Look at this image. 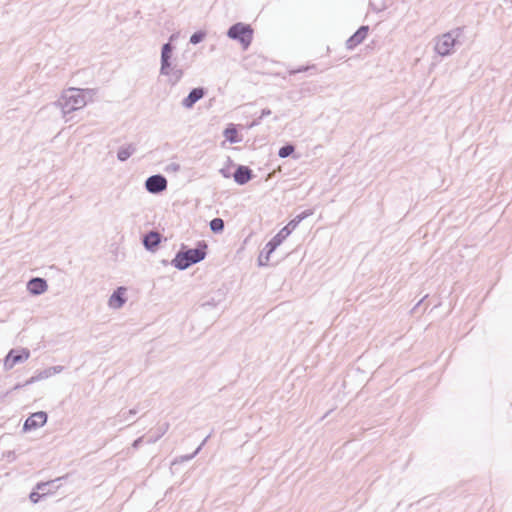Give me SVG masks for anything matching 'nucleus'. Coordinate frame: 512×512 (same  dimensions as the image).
I'll use <instances>...</instances> for the list:
<instances>
[{
	"label": "nucleus",
	"mask_w": 512,
	"mask_h": 512,
	"mask_svg": "<svg viewBox=\"0 0 512 512\" xmlns=\"http://www.w3.org/2000/svg\"><path fill=\"white\" fill-rule=\"evenodd\" d=\"M207 251L208 244L205 240L198 241L194 248H189L187 245L181 244L171 264L180 271L186 270L192 265L204 260L207 256Z\"/></svg>",
	"instance_id": "f257e3e1"
},
{
	"label": "nucleus",
	"mask_w": 512,
	"mask_h": 512,
	"mask_svg": "<svg viewBox=\"0 0 512 512\" xmlns=\"http://www.w3.org/2000/svg\"><path fill=\"white\" fill-rule=\"evenodd\" d=\"M86 94H89V90L69 88L64 91L61 97L54 103L61 109L66 122L71 119L67 117L68 115L86 106Z\"/></svg>",
	"instance_id": "f03ea898"
},
{
	"label": "nucleus",
	"mask_w": 512,
	"mask_h": 512,
	"mask_svg": "<svg viewBox=\"0 0 512 512\" xmlns=\"http://www.w3.org/2000/svg\"><path fill=\"white\" fill-rule=\"evenodd\" d=\"M465 27H457L441 36L435 45L436 52L441 56H448L454 52L457 45L463 43Z\"/></svg>",
	"instance_id": "7ed1b4c3"
},
{
	"label": "nucleus",
	"mask_w": 512,
	"mask_h": 512,
	"mask_svg": "<svg viewBox=\"0 0 512 512\" xmlns=\"http://www.w3.org/2000/svg\"><path fill=\"white\" fill-rule=\"evenodd\" d=\"M254 30L250 24L237 22L227 30V37L240 43L243 50H247L253 41Z\"/></svg>",
	"instance_id": "20e7f679"
},
{
	"label": "nucleus",
	"mask_w": 512,
	"mask_h": 512,
	"mask_svg": "<svg viewBox=\"0 0 512 512\" xmlns=\"http://www.w3.org/2000/svg\"><path fill=\"white\" fill-rule=\"evenodd\" d=\"M175 50V46L170 42H166L161 47V56H160V74L167 76L174 69H176V63L173 64V52Z\"/></svg>",
	"instance_id": "39448f33"
},
{
	"label": "nucleus",
	"mask_w": 512,
	"mask_h": 512,
	"mask_svg": "<svg viewBox=\"0 0 512 512\" xmlns=\"http://www.w3.org/2000/svg\"><path fill=\"white\" fill-rule=\"evenodd\" d=\"M30 357L28 348L11 349L4 358V369L11 370L16 364L23 363Z\"/></svg>",
	"instance_id": "423d86ee"
},
{
	"label": "nucleus",
	"mask_w": 512,
	"mask_h": 512,
	"mask_svg": "<svg viewBox=\"0 0 512 512\" xmlns=\"http://www.w3.org/2000/svg\"><path fill=\"white\" fill-rule=\"evenodd\" d=\"M168 182L164 175L155 174L149 176L144 183V187L150 194H160L167 189Z\"/></svg>",
	"instance_id": "0eeeda50"
},
{
	"label": "nucleus",
	"mask_w": 512,
	"mask_h": 512,
	"mask_svg": "<svg viewBox=\"0 0 512 512\" xmlns=\"http://www.w3.org/2000/svg\"><path fill=\"white\" fill-rule=\"evenodd\" d=\"M48 414L45 411H38L31 414L23 423V432L36 430L44 426L47 422Z\"/></svg>",
	"instance_id": "6e6552de"
},
{
	"label": "nucleus",
	"mask_w": 512,
	"mask_h": 512,
	"mask_svg": "<svg viewBox=\"0 0 512 512\" xmlns=\"http://www.w3.org/2000/svg\"><path fill=\"white\" fill-rule=\"evenodd\" d=\"M64 370V366L56 365L48 367L41 371H36L35 374L24 382V385H31L35 382L47 379L55 374H59Z\"/></svg>",
	"instance_id": "1a4fd4ad"
},
{
	"label": "nucleus",
	"mask_w": 512,
	"mask_h": 512,
	"mask_svg": "<svg viewBox=\"0 0 512 512\" xmlns=\"http://www.w3.org/2000/svg\"><path fill=\"white\" fill-rule=\"evenodd\" d=\"M369 32L368 25L360 26L346 41V48L348 50H353L358 45H360L365 38L367 37Z\"/></svg>",
	"instance_id": "9d476101"
},
{
	"label": "nucleus",
	"mask_w": 512,
	"mask_h": 512,
	"mask_svg": "<svg viewBox=\"0 0 512 512\" xmlns=\"http://www.w3.org/2000/svg\"><path fill=\"white\" fill-rule=\"evenodd\" d=\"M162 235L156 230H150L143 235L142 244L147 251L154 252L161 243Z\"/></svg>",
	"instance_id": "9b49d317"
},
{
	"label": "nucleus",
	"mask_w": 512,
	"mask_h": 512,
	"mask_svg": "<svg viewBox=\"0 0 512 512\" xmlns=\"http://www.w3.org/2000/svg\"><path fill=\"white\" fill-rule=\"evenodd\" d=\"M254 178L251 168L245 165H237L233 173V179L238 185H245Z\"/></svg>",
	"instance_id": "f8f14e48"
},
{
	"label": "nucleus",
	"mask_w": 512,
	"mask_h": 512,
	"mask_svg": "<svg viewBox=\"0 0 512 512\" xmlns=\"http://www.w3.org/2000/svg\"><path fill=\"white\" fill-rule=\"evenodd\" d=\"M126 288L124 286L117 287L108 299V306L113 309H120L127 301Z\"/></svg>",
	"instance_id": "ddd939ff"
},
{
	"label": "nucleus",
	"mask_w": 512,
	"mask_h": 512,
	"mask_svg": "<svg viewBox=\"0 0 512 512\" xmlns=\"http://www.w3.org/2000/svg\"><path fill=\"white\" fill-rule=\"evenodd\" d=\"M206 92L204 87L191 89L188 95L182 100V106L186 109L193 108V106L205 96Z\"/></svg>",
	"instance_id": "4468645a"
},
{
	"label": "nucleus",
	"mask_w": 512,
	"mask_h": 512,
	"mask_svg": "<svg viewBox=\"0 0 512 512\" xmlns=\"http://www.w3.org/2000/svg\"><path fill=\"white\" fill-rule=\"evenodd\" d=\"M48 289L47 281L41 277H33L27 282V290L30 294L38 296Z\"/></svg>",
	"instance_id": "2eb2a0df"
},
{
	"label": "nucleus",
	"mask_w": 512,
	"mask_h": 512,
	"mask_svg": "<svg viewBox=\"0 0 512 512\" xmlns=\"http://www.w3.org/2000/svg\"><path fill=\"white\" fill-rule=\"evenodd\" d=\"M188 68H189L188 64L176 63V69H174L170 74L167 75L168 84L172 87L177 85L180 82V80L183 78L185 70Z\"/></svg>",
	"instance_id": "dca6fc26"
},
{
	"label": "nucleus",
	"mask_w": 512,
	"mask_h": 512,
	"mask_svg": "<svg viewBox=\"0 0 512 512\" xmlns=\"http://www.w3.org/2000/svg\"><path fill=\"white\" fill-rule=\"evenodd\" d=\"M65 477H58L54 480H50L47 482H39L36 485V489L45 493V497L54 493L56 489L59 488L60 485H56V483L61 482Z\"/></svg>",
	"instance_id": "f3484780"
},
{
	"label": "nucleus",
	"mask_w": 512,
	"mask_h": 512,
	"mask_svg": "<svg viewBox=\"0 0 512 512\" xmlns=\"http://www.w3.org/2000/svg\"><path fill=\"white\" fill-rule=\"evenodd\" d=\"M277 248L278 247L275 246L271 241H268L263 250L260 252V255L258 257V265L261 267L268 266L270 256Z\"/></svg>",
	"instance_id": "a211bd4d"
},
{
	"label": "nucleus",
	"mask_w": 512,
	"mask_h": 512,
	"mask_svg": "<svg viewBox=\"0 0 512 512\" xmlns=\"http://www.w3.org/2000/svg\"><path fill=\"white\" fill-rule=\"evenodd\" d=\"M291 223H287L274 237H272L269 241H271L275 246L279 247L283 241L295 230Z\"/></svg>",
	"instance_id": "6ab92c4d"
},
{
	"label": "nucleus",
	"mask_w": 512,
	"mask_h": 512,
	"mask_svg": "<svg viewBox=\"0 0 512 512\" xmlns=\"http://www.w3.org/2000/svg\"><path fill=\"white\" fill-rule=\"evenodd\" d=\"M136 150V144L134 143L123 145L117 151V159L120 162H125L136 152Z\"/></svg>",
	"instance_id": "aec40b11"
},
{
	"label": "nucleus",
	"mask_w": 512,
	"mask_h": 512,
	"mask_svg": "<svg viewBox=\"0 0 512 512\" xmlns=\"http://www.w3.org/2000/svg\"><path fill=\"white\" fill-rule=\"evenodd\" d=\"M223 136L231 144L239 143L242 141L241 137L238 135L236 125L233 123H230L226 126L223 131Z\"/></svg>",
	"instance_id": "412c9836"
},
{
	"label": "nucleus",
	"mask_w": 512,
	"mask_h": 512,
	"mask_svg": "<svg viewBox=\"0 0 512 512\" xmlns=\"http://www.w3.org/2000/svg\"><path fill=\"white\" fill-rule=\"evenodd\" d=\"M137 414V409L132 408L128 411H120L115 417L111 418V425L117 426L118 424L124 423L130 419L131 416Z\"/></svg>",
	"instance_id": "4be33fe9"
},
{
	"label": "nucleus",
	"mask_w": 512,
	"mask_h": 512,
	"mask_svg": "<svg viewBox=\"0 0 512 512\" xmlns=\"http://www.w3.org/2000/svg\"><path fill=\"white\" fill-rule=\"evenodd\" d=\"M210 437V435H208L207 437L204 438V440L201 442V444L196 448V450L191 453V454H187V455H182L180 456L179 458H176L172 464H176V463H182V462H186V461H190L192 460L199 452L200 450L202 449V447L205 445L206 441L208 440V438Z\"/></svg>",
	"instance_id": "5701e85b"
},
{
	"label": "nucleus",
	"mask_w": 512,
	"mask_h": 512,
	"mask_svg": "<svg viewBox=\"0 0 512 512\" xmlns=\"http://www.w3.org/2000/svg\"><path fill=\"white\" fill-rule=\"evenodd\" d=\"M209 227H210V230L214 234H220V233H222L224 231V228H225L224 220L222 218H219V217L213 218L209 222Z\"/></svg>",
	"instance_id": "b1692460"
},
{
	"label": "nucleus",
	"mask_w": 512,
	"mask_h": 512,
	"mask_svg": "<svg viewBox=\"0 0 512 512\" xmlns=\"http://www.w3.org/2000/svg\"><path fill=\"white\" fill-rule=\"evenodd\" d=\"M313 213H314L313 209H306V210L302 211L301 213H299L298 215H296L293 219H291L289 221V223H291L293 225V227L296 228L303 220H305L309 216L313 215Z\"/></svg>",
	"instance_id": "393cba45"
},
{
	"label": "nucleus",
	"mask_w": 512,
	"mask_h": 512,
	"mask_svg": "<svg viewBox=\"0 0 512 512\" xmlns=\"http://www.w3.org/2000/svg\"><path fill=\"white\" fill-rule=\"evenodd\" d=\"M313 213H314L313 209H306V210L302 211L301 213H299L298 215H296L293 219H291L289 221V223H291L293 225V227L296 228L303 220H305L309 216L313 215Z\"/></svg>",
	"instance_id": "a878e982"
},
{
	"label": "nucleus",
	"mask_w": 512,
	"mask_h": 512,
	"mask_svg": "<svg viewBox=\"0 0 512 512\" xmlns=\"http://www.w3.org/2000/svg\"><path fill=\"white\" fill-rule=\"evenodd\" d=\"M295 152V146L292 143H286L278 150V156L280 158H287Z\"/></svg>",
	"instance_id": "bb28decb"
},
{
	"label": "nucleus",
	"mask_w": 512,
	"mask_h": 512,
	"mask_svg": "<svg viewBox=\"0 0 512 512\" xmlns=\"http://www.w3.org/2000/svg\"><path fill=\"white\" fill-rule=\"evenodd\" d=\"M206 37V32L204 30H198L194 32L189 39V43L193 45H197L201 43Z\"/></svg>",
	"instance_id": "cd10ccee"
},
{
	"label": "nucleus",
	"mask_w": 512,
	"mask_h": 512,
	"mask_svg": "<svg viewBox=\"0 0 512 512\" xmlns=\"http://www.w3.org/2000/svg\"><path fill=\"white\" fill-rule=\"evenodd\" d=\"M44 497H45V493H42L41 491L37 490L36 488L33 489L29 494V499L32 503H38Z\"/></svg>",
	"instance_id": "c85d7f7f"
},
{
	"label": "nucleus",
	"mask_w": 512,
	"mask_h": 512,
	"mask_svg": "<svg viewBox=\"0 0 512 512\" xmlns=\"http://www.w3.org/2000/svg\"><path fill=\"white\" fill-rule=\"evenodd\" d=\"M369 6L376 13L382 12L387 8V6L384 2L377 4L374 1H370Z\"/></svg>",
	"instance_id": "c756f323"
},
{
	"label": "nucleus",
	"mask_w": 512,
	"mask_h": 512,
	"mask_svg": "<svg viewBox=\"0 0 512 512\" xmlns=\"http://www.w3.org/2000/svg\"><path fill=\"white\" fill-rule=\"evenodd\" d=\"M309 70H316V66L315 65H310V66H300L294 70H291L290 71V74H297V73H302V72H306V71H309Z\"/></svg>",
	"instance_id": "7c9ffc66"
},
{
	"label": "nucleus",
	"mask_w": 512,
	"mask_h": 512,
	"mask_svg": "<svg viewBox=\"0 0 512 512\" xmlns=\"http://www.w3.org/2000/svg\"><path fill=\"white\" fill-rule=\"evenodd\" d=\"M168 429V425H166V428L163 430V432H159L157 435L155 436H150L148 439H147V443H155L157 440H159L164 434L165 432L167 431Z\"/></svg>",
	"instance_id": "2f4dec72"
},
{
	"label": "nucleus",
	"mask_w": 512,
	"mask_h": 512,
	"mask_svg": "<svg viewBox=\"0 0 512 512\" xmlns=\"http://www.w3.org/2000/svg\"><path fill=\"white\" fill-rule=\"evenodd\" d=\"M180 170V165L178 163H170L167 167H166V171L169 172V171H173V172H178Z\"/></svg>",
	"instance_id": "473e14b6"
},
{
	"label": "nucleus",
	"mask_w": 512,
	"mask_h": 512,
	"mask_svg": "<svg viewBox=\"0 0 512 512\" xmlns=\"http://www.w3.org/2000/svg\"><path fill=\"white\" fill-rule=\"evenodd\" d=\"M217 304L218 303L215 301V299L211 298L210 300L203 302L202 303V307L203 308H206V307H216Z\"/></svg>",
	"instance_id": "72a5a7b5"
},
{
	"label": "nucleus",
	"mask_w": 512,
	"mask_h": 512,
	"mask_svg": "<svg viewBox=\"0 0 512 512\" xmlns=\"http://www.w3.org/2000/svg\"><path fill=\"white\" fill-rule=\"evenodd\" d=\"M262 119H263V118H262L261 116H259V117L255 118V119H254V120H253V121L248 125V127H249V128H252V127H255V126L260 125V123H261Z\"/></svg>",
	"instance_id": "f704fd0d"
},
{
	"label": "nucleus",
	"mask_w": 512,
	"mask_h": 512,
	"mask_svg": "<svg viewBox=\"0 0 512 512\" xmlns=\"http://www.w3.org/2000/svg\"><path fill=\"white\" fill-rule=\"evenodd\" d=\"M143 442V437H138L137 439H135L132 443V447L137 449L140 447V445L142 444Z\"/></svg>",
	"instance_id": "c9c22d12"
},
{
	"label": "nucleus",
	"mask_w": 512,
	"mask_h": 512,
	"mask_svg": "<svg viewBox=\"0 0 512 512\" xmlns=\"http://www.w3.org/2000/svg\"><path fill=\"white\" fill-rule=\"evenodd\" d=\"M271 113H272V112H271V110H270L269 108H264V109H262L260 116H261L262 118H264V117H266V116L271 115Z\"/></svg>",
	"instance_id": "e433bc0d"
},
{
	"label": "nucleus",
	"mask_w": 512,
	"mask_h": 512,
	"mask_svg": "<svg viewBox=\"0 0 512 512\" xmlns=\"http://www.w3.org/2000/svg\"><path fill=\"white\" fill-rule=\"evenodd\" d=\"M25 386H26V385H24V383H22V384H21V383H17V384H16V385L11 389V391L19 390V389H21V388H23V387H25Z\"/></svg>",
	"instance_id": "4c0bfd02"
},
{
	"label": "nucleus",
	"mask_w": 512,
	"mask_h": 512,
	"mask_svg": "<svg viewBox=\"0 0 512 512\" xmlns=\"http://www.w3.org/2000/svg\"><path fill=\"white\" fill-rule=\"evenodd\" d=\"M220 172L223 175V177H225V178L230 177V173L228 171H226L225 169H221Z\"/></svg>",
	"instance_id": "58836bf2"
},
{
	"label": "nucleus",
	"mask_w": 512,
	"mask_h": 512,
	"mask_svg": "<svg viewBox=\"0 0 512 512\" xmlns=\"http://www.w3.org/2000/svg\"><path fill=\"white\" fill-rule=\"evenodd\" d=\"M423 300H424V298L421 299L419 302H417L416 307H418L423 302Z\"/></svg>",
	"instance_id": "ea45409f"
},
{
	"label": "nucleus",
	"mask_w": 512,
	"mask_h": 512,
	"mask_svg": "<svg viewBox=\"0 0 512 512\" xmlns=\"http://www.w3.org/2000/svg\"><path fill=\"white\" fill-rule=\"evenodd\" d=\"M165 428H166V426H165L164 428L160 429V432H163V430H164Z\"/></svg>",
	"instance_id": "a19ab883"
}]
</instances>
